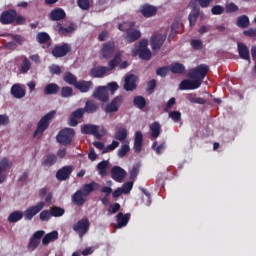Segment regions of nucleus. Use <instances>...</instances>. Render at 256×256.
Segmentation results:
<instances>
[{"label": "nucleus", "mask_w": 256, "mask_h": 256, "mask_svg": "<svg viewBox=\"0 0 256 256\" xmlns=\"http://www.w3.org/2000/svg\"><path fill=\"white\" fill-rule=\"evenodd\" d=\"M53 117H55V111L53 110L44 115L38 122L36 130L33 133V137H41V135L45 133V130L49 129V125Z\"/></svg>", "instance_id": "obj_1"}, {"label": "nucleus", "mask_w": 256, "mask_h": 256, "mask_svg": "<svg viewBox=\"0 0 256 256\" xmlns=\"http://www.w3.org/2000/svg\"><path fill=\"white\" fill-rule=\"evenodd\" d=\"M209 73V65L200 64L196 68L192 69L191 73L188 74L189 79H194L195 81H200V85L203 83V79L207 77Z\"/></svg>", "instance_id": "obj_2"}, {"label": "nucleus", "mask_w": 256, "mask_h": 256, "mask_svg": "<svg viewBox=\"0 0 256 256\" xmlns=\"http://www.w3.org/2000/svg\"><path fill=\"white\" fill-rule=\"evenodd\" d=\"M148 45L149 41L147 39L141 40L138 49L132 52L133 55H139L140 59H143V61H149V59H151V50H149Z\"/></svg>", "instance_id": "obj_3"}, {"label": "nucleus", "mask_w": 256, "mask_h": 256, "mask_svg": "<svg viewBox=\"0 0 256 256\" xmlns=\"http://www.w3.org/2000/svg\"><path fill=\"white\" fill-rule=\"evenodd\" d=\"M91 227V222L89 218H82L73 224L72 229L79 235L80 238L85 237L89 233V228Z\"/></svg>", "instance_id": "obj_4"}, {"label": "nucleus", "mask_w": 256, "mask_h": 256, "mask_svg": "<svg viewBox=\"0 0 256 256\" xmlns=\"http://www.w3.org/2000/svg\"><path fill=\"white\" fill-rule=\"evenodd\" d=\"M73 137H75V130L73 128H64L56 136V141L60 145H71Z\"/></svg>", "instance_id": "obj_5"}, {"label": "nucleus", "mask_w": 256, "mask_h": 256, "mask_svg": "<svg viewBox=\"0 0 256 256\" xmlns=\"http://www.w3.org/2000/svg\"><path fill=\"white\" fill-rule=\"evenodd\" d=\"M189 7L191 9V12L188 15L189 26L195 27L197 24V19H199V17L203 19V14H201V8L195 1H190Z\"/></svg>", "instance_id": "obj_6"}, {"label": "nucleus", "mask_w": 256, "mask_h": 256, "mask_svg": "<svg viewBox=\"0 0 256 256\" xmlns=\"http://www.w3.org/2000/svg\"><path fill=\"white\" fill-rule=\"evenodd\" d=\"M71 53V44L63 43L55 45L51 51V55L56 59H61L62 57H67Z\"/></svg>", "instance_id": "obj_7"}, {"label": "nucleus", "mask_w": 256, "mask_h": 256, "mask_svg": "<svg viewBox=\"0 0 256 256\" xmlns=\"http://www.w3.org/2000/svg\"><path fill=\"white\" fill-rule=\"evenodd\" d=\"M45 237V231L44 230H38L34 232V234L30 237V240L27 245V249L30 252L35 251L41 245V240Z\"/></svg>", "instance_id": "obj_8"}, {"label": "nucleus", "mask_w": 256, "mask_h": 256, "mask_svg": "<svg viewBox=\"0 0 256 256\" xmlns=\"http://www.w3.org/2000/svg\"><path fill=\"white\" fill-rule=\"evenodd\" d=\"M45 207V202L40 201L35 206H31L24 211V219L26 221H31L38 213H41Z\"/></svg>", "instance_id": "obj_9"}, {"label": "nucleus", "mask_w": 256, "mask_h": 256, "mask_svg": "<svg viewBox=\"0 0 256 256\" xmlns=\"http://www.w3.org/2000/svg\"><path fill=\"white\" fill-rule=\"evenodd\" d=\"M115 53V42L108 41L104 43L100 50V55L103 59H111Z\"/></svg>", "instance_id": "obj_10"}, {"label": "nucleus", "mask_w": 256, "mask_h": 256, "mask_svg": "<svg viewBox=\"0 0 256 256\" xmlns=\"http://www.w3.org/2000/svg\"><path fill=\"white\" fill-rule=\"evenodd\" d=\"M167 39V34H156L151 36L150 45L153 51H159L163 47L165 40Z\"/></svg>", "instance_id": "obj_11"}, {"label": "nucleus", "mask_w": 256, "mask_h": 256, "mask_svg": "<svg viewBox=\"0 0 256 256\" xmlns=\"http://www.w3.org/2000/svg\"><path fill=\"white\" fill-rule=\"evenodd\" d=\"M201 87V80H182L179 84L180 91H189L199 89Z\"/></svg>", "instance_id": "obj_12"}, {"label": "nucleus", "mask_w": 256, "mask_h": 256, "mask_svg": "<svg viewBox=\"0 0 256 256\" xmlns=\"http://www.w3.org/2000/svg\"><path fill=\"white\" fill-rule=\"evenodd\" d=\"M139 77L135 74H126L124 78V90L135 91L137 89V81Z\"/></svg>", "instance_id": "obj_13"}, {"label": "nucleus", "mask_w": 256, "mask_h": 256, "mask_svg": "<svg viewBox=\"0 0 256 256\" xmlns=\"http://www.w3.org/2000/svg\"><path fill=\"white\" fill-rule=\"evenodd\" d=\"M92 97H94V99H98V101H102V103H107V101H109V92L107 91V87H97L94 90Z\"/></svg>", "instance_id": "obj_14"}, {"label": "nucleus", "mask_w": 256, "mask_h": 256, "mask_svg": "<svg viewBox=\"0 0 256 256\" xmlns=\"http://www.w3.org/2000/svg\"><path fill=\"white\" fill-rule=\"evenodd\" d=\"M15 17H17V11L13 9L4 11L0 15V23H2V25H11V23L15 22Z\"/></svg>", "instance_id": "obj_15"}, {"label": "nucleus", "mask_w": 256, "mask_h": 256, "mask_svg": "<svg viewBox=\"0 0 256 256\" xmlns=\"http://www.w3.org/2000/svg\"><path fill=\"white\" fill-rule=\"evenodd\" d=\"M71 173H73V165L64 166L56 172V179L58 181H67L71 177Z\"/></svg>", "instance_id": "obj_16"}, {"label": "nucleus", "mask_w": 256, "mask_h": 256, "mask_svg": "<svg viewBox=\"0 0 256 256\" xmlns=\"http://www.w3.org/2000/svg\"><path fill=\"white\" fill-rule=\"evenodd\" d=\"M82 133L85 135H93L98 140L103 139V135L99 133V126L93 124H86L82 128Z\"/></svg>", "instance_id": "obj_17"}, {"label": "nucleus", "mask_w": 256, "mask_h": 256, "mask_svg": "<svg viewBox=\"0 0 256 256\" xmlns=\"http://www.w3.org/2000/svg\"><path fill=\"white\" fill-rule=\"evenodd\" d=\"M126 175L127 172L119 166H114L111 169V178L116 181V183H123V179H125Z\"/></svg>", "instance_id": "obj_18"}, {"label": "nucleus", "mask_w": 256, "mask_h": 256, "mask_svg": "<svg viewBox=\"0 0 256 256\" xmlns=\"http://www.w3.org/2000/svg\"><path fill=\"white\" fill-rule=\"evenodd\" d=\"M109 73V68L106 66H96L91 68L90 70V77L93 79H101L102 77H105Z\"/></svg>", "instance_id": "obj_19"}, {"label": "nucleus", "mask_w": 256, "mask_h": 256, "mask_svg": "<svg viewBox=\"0 0 256 256\" xmlns=\"http://www.w3.org/2000/svg\"><path fill=\"white\" fill-rule=\"evenodd\" d=\"M123 103V96H116L110 104L106 106L105 112L106 113H117L119 111V107Z\"/></svg>", "instance_id": "obj_20"}, {"label": "nucleus", "mask_w": 256, "mask_h": 256, "mask_svg": "<svg viewBox=\"0 0 256 256\" xmlns=\"http://www.w3.org/2000/svg\"><path fill=\"white\" fill-rule=\"evenodd\" d=\"M140 13L143 17H146V19L155 17V15H157V7L151 4H144L140 7Z\"/></svg>", "instance_id": "obj_21"}, {"label": "nucleus", "mask_w": 256, "mask_h": 256, "mask_svg": "<svg viewBox=\"0 0 256 256\" xmlns=\"http://www.w3.org/2000/svg\"><path fill=\"white\" fill-rule=\"evenodd\" d=\"M238 47V54L240 59H244V61H248V63H251V55L249 54V48L245 43L239 42L237 44Z\"/></svg>", "instance_id": "obj_22"}, {"label": "nucleus", "mask_w": 256, "mask_h": 256, "mask_svg": "<svg viewBox=\"0 0 256 256\" xmlns=\"http://www.w3.org/2000/svg\"><path fill=\"white\" fill-rule=\"evenodd\" d=\"M134 153H141L143 149V132L136 131L134 136Z\"/></svg>", "instance_id": "obj_23"}, {"label": "nucleus", "mask_w": 256, "mask_h": 256, "mask_svg": "<svg viewBox=\"0 0 256 256\" xmlns=\"http://www.w3.org/2000/svg\"><path fill=\"white\" fill-rule=\"evenodd\" d=\"M85 197L87 196H85L83 191L78 190L72 195V202L74 203V205H77L78 207H83V205L87 203V198Z\"/></svg>", "instance_id": "obj_24"}, {"label": "nucleus", "mask_w": 256, "mask_h": 256, "mask_svg": "<svg viewBox=\"0 0 256 256\" xmlns=\"http://www.w3.org/2000/svg\"><path fill=\"white\" fill-rule=\"evenodd\" d=\"M74 87L75 89L80 91V93H89V91L93 89V82L81 80V81H78V83H76V86Z\"/></svg>", "instance_id": "obj_25"}, {"label": "nucleus", "mask_w": 256, "mask_h": 256, "mask_svg": "<svg viewBox=\"0 0 256 256\" xmlns=\"http://www.w3.org/2000/svg\"><path fill=\"white\" fill-rule=\"evenodd\" d=\"M97 189H99V183L92 181L88 184H84L82 186V189H80V191L84 193V197H89V195H91L93 191H97Z\"/></svg>", "instance_id": "obj_26"}, {"label": "nucleus", "mask_w": 256, "mask_h": 256, "mask_svg": "<svg viewBox=\"0 0 256 256\" xmlns=\"http://www.w3.org/2000/svg\"><path fill=\"white\" fill-rule=\"evenodd\" d=\"M117 229H121L123 227H127V223H129V220L131 219V214H123L122 212H119L117 214Z\"/></svg>", "instance_id": "obj_27"}, {"label": "nucleus", "mask_w": 256, "mask_h": 256, "mask_svg": "<svg viewBox=\"0 0 256 256\" xmlns=\"http://www.w3.org/2000/svg\"><path fill=\"white\" fill-rule=\"evenodd\" d=\"M49 17L51 21H61L67 17V14L62 8H56L50 12Z\"/></svg>", "instance_id": "obj_28"}, {"label": "nucleus", "mask_w": 256, "mask_h": 256, "mask_svg": "<svg viewBox=\"0 0 256 256\" xmlns=\"http://www.w3.org/2000/svg\"><path fill=\"white\" fill-rule=\"evenodd\" d=\"M124 38L126 39L127 43H135V41L141 39V31L134 29L130 30Z\"/></svg>", "instance_id": "obj_29"}, {"label": "nucleus", "mask_w": 256, "mask_h": 256, "mask_svg": "<svg viewBox=\"0 0 256 256\" xmlns=\"http://www.w3.org/2000/svg\"><path fill=\"white\" fill-rule=\"evenodd\" d=\"M121 57H123V52L121 51L116 52L113 59L108 62L109 71H113L115 67H119V65L121 64Z\"/></svg>", "instance_id": "obj_30"}, {"label": "nucleus", "mask_w": 256, "mask_h": 256, "mask_svg": "<svg viewBox=\"0 0 256 256\" xmlns=\"http://www.w3.org/2000/svg\"><path fill=\"white\" fill-rule=\"evenodd\" d=\"M11 95H13L15 99H23V97H25V89L19 84H14L11 87Z\"/></svg>", "instance_id": "obj_31"}, {"label": "nucleus", "mask_w": 256, "mask_h": 256, "mask_svg": "<svg viewBox=\"0 0 256 256\" xmlns=\"http://www.w3.org/2000/svg\"><path fill=\"white\" fill-rule=\"evenodd\" d=\"M99 109V103L95 102L94 100H87L84 107V112L91 114L97 113Z\"/></svg>", "instance_id": "obj_32"}, {"label": "nucleus", "mask_w": 256, "mask_h": 256, "mask_svg": "<svg viewBox=\"0 0 256 256\" xmlns=\"http://www.w3.org/2000/svg\"><path fill=\"white\" fill-rule=\"evenodd\" d=\"M61 88H59V85L57 83H50L47 84L43 90L44 95H57L59 93Z\"/></svg>", "instance_id": "obj_33"}, {"label": "nucleus", "mask_w": 256, "mask_h": 256, "mask_svg": "<svg viewBox=\"0 0 256 256\" xmlns=\"http://www.w3.org/2000/svg\"><path fill=\"white\" fill-rule=\"evenodd\" d=\"M57 239H59V232L54 230L43 237L42 245H49V243H53V241H57Z\"/></svg>", "instance_id": "obj_34"}, {"label": "nucleus", "mask_w": 256, "mask_h": 256, "mask_svg": "<svg viewBox=\"0 0 256 256\" xmlns=\"http://www.w3.org/2000/svg\"><path fill=\"white\" fill-rule=\"evenodd\" d=\"M236 25L240 29H247L249 25H251V22L249 21V16L247 15L239 16L236 20Z\"/></svg>", "instance_id": "obj_35"}, {"label": "nucleus", "mask_w": 256, "mask_h": 256, "mask_svg": "<svg viewBox=\"0 0 256 256\" xmlns=\"http://www.w3.org/2000/svg\"><path fill=\"white\" fill-rule=\"evenodd\" d=\"M55 163H57V155L55 154L46 155L42 161L44 167H53Z\"/></svg>", "instance_id": "obj_36"}, {"label": "nucleus", "mask_w": 256, "mask_h": 256, "mask_svg": "<svg viewBox=\"0 0 256 256\" xmlns=\"http://www.w3.org/2000/svg\"><path fill=\"white\" fill-rule=\"evenodd\" d=\"M1 37H11L16 45H23L25 43V37L19 34L4 33L1 35Z\"/></svg>", "instance_id": "obj_37"}, {"label": "nucleus", "mask_w": 256, "mask_h": 256, "mask_svg": "<svg viewBox=\"0 0 256 256\" xmlns=\"http://www.w3.org/2000/svg\"><path fill=\"white\" fill-rule=\"evenodd\" d=\"M170 71L177 75H183L185 73V65L179 62L173 63L170 66Z\"/></svg>", "instance_id": "obj_38"}, {"label": "nucleus", "mask_w": 256, "mask_h": 256, "mask_svg": "<svg viewBox=\"0 0 256 256\" xmlns=\"http://www.w3.org/2000/svg\"><path fill=\"white\" fill-rule=\"evenodd\" d=\"M21 59L22 63L20 66V72H22L23 74L29 73V70L31 69V61L29 60V58H27V56H21Z\"/></svg>", "instance_id": "obj_39"}, {"label": "nucleus", "mask_w": 256, "mask_h": 256, "mask_svg": "<svg viewBox=\"0 0 256 256\" xmlns=\"http://www.w3.org/2000/svg\"><path fill=\"white\" fill-rule=\"evenodd\" d=\"M150 131L153 139H157L161 135V124L154 122L150 125Z\"/></svg>", "instance_id": "obj_40"}, {"label": "nucleus", "mask_w": 256, "mask_h": 256, "mask_svg": "<svg viewBox=\"0 0 256 256\" xmlns=\"http://www.w3.org/2000/svg\"><path fill=\"white\" fill-rule=\"evenodd\" d=\"M133 103L137 109H145L147 106V100L143 96H135L133 99Z\"/></svg>", "instance_id": "obj_41"}, {"label": "nucleus", "mask_w": 256, "mask_h": 256, "mask_svg": "<svg viewBox=\"0 0 256 256\" xmlns=\"http://www.w3.org/2000/svg\"><path fill=\"white\" fill-rule=\"evenodd\" d=\"M107 167H109L108 160H103L97 164V170L101 177H105V175H107Z\"/></svg>", "instance_id": "obj_42"}, {"label": "nucleus", "mask_w": 256, "mask_h": 256, "mask_svg": "<svg viewBox=\"0 0 256 256\" xmlns=\"http://www.w3.org/2000/svg\"><path fill=\"white\" fill-rule=\"evenodd\" d=\"M13 167V162L9 158L4 157L0 160V171L4 172Z\"/></svg>", "instance_id": "obj_43"}, {"label": "nucleus", "mask_w": 256, "mask_h": 256, "mask_svg": "<svg viewBox=\"0 0 256 256\" xmlns=\"http://www.w3.org/2000/svg\"><path fill=\"white\" fill-rule=\"evenodd\" d=\"M63 81H65V83H68V85H73L74 87H76L77 83L79 82L77 81V77L71 72H67L65 74V76L63 77Z\"/></svg>", "instance_id": "obj_44"}, {"label": "nucleus", "mask_w": 256, "mask_h": 256, "mask_svg": "<svg viewBox=\"0 0 256 256\" xmlns=\"http://www.w3.org/2000/svg\"><path fill=\"white\" fill-rule=\"evenodd\" d=\"M133 27H135V22H123L118 25L119 31H122L126 34L133 30Z\"/></svg>", "instance_id": "obj_45"}, {"label": "nucleus", "mask_w": 256, "mask_h": 256, "mask_svg": "<svg viewBox=\"0 0 256 256\" xmlns=\"http://www.w3.org/2000/svg\"><path fill=\"white\" fill-rule=\"evenodd\" d=\"M57 31H58L59 35H69V33H73V31H75V26H73V24H71L69 27L65 28V27H63V25L58 24Z\"/></svg>", "instance_id": "obj_46"}, {"label": "nucleus", "mask_w": 256, "mask_h": 256, "mask_svg": "<svg viewBox=\"0 0 256 256\" xmlns=\"http://www.w3.org/2000/svg\"><path fill=\"white\" fill-rule=\"evenodd\" d=\"M21 219H23V212H21L19 210L12 212L8 216V221L10 223H17V221H21Z\"/></svg>", "instance_id": "obj_47"}, {"label": "nucleus", "mask_w": 256, "mask_h": 256, "mask_svg": "<svg viewBox=\"0 0 256 256\" xmlns=\"http://www.w3.org/2000/svg\"><path fill=\"white\" fill-rule=\"evenodd\" d=\"M52 217H63L65 215V209L59 206H53L50 208Z\"/></svg>", "instance_id": "obj_48"}, {"label": "nucleus", "mask_w": 256, "mask_h": 256, "mask_svg": "<svg viewBox=\"0 0 256 256\" xmlns=\"http://www.w3.org/2000/svg\"><path fill=\"white\" fill-rule=\"evenodd\" d=\"M167 147V144L165 142H162L160 145H158L157 141H154L152 143V149L156 152V155H161L163 151H165V148Z\"/></svg>", "instance_id": "obj_49"}, {"label": "nucleus", "mask_w": 256, "mask_h": 256, "mask_svg": "<svg viewBox=\"0 0 256 256\" xmlns=\"http://www.w3.org/2000/svg\"><path fill=\"white\" fill-rule=\"evenodd\" d=\"M36 40L40 43V45H45V43L51 40V36H49L46 32H40L37 34Z\"/></svg>", "instance_id": "obj_50"}, {"label": "nucleus", "mask_w": 256, "mask_h": 256, "mask_svg": "<svg viewBox=\"0 0 256 256\" xmlns=\"http://www.w3.org/2000/svg\"><path fill=\"white\" fill-rule=\"evenodd\" d=\"M114 138L117 141H125L127 139V129L122 128L116 131V133L114 134Z\"/></svg>", "instance_id": "obj_51"}, {"label": "nucleus", "mask_w": 256, "mask_h": 256, "mask_svg": "<svg viewBox=\"0 0 256 256\" xmlns=\"http://www.w3.org/2000/svg\"><path fill=\"white\" fill-rule=\"evenodd\" d=\"M60 94L63 98L73 97V88L69 86H64L61 88Z\"/></svg>", "instance_id": "obj_52"}, {"label": "nucleus", "mask_w": 256, "mask_h": 256, "mask_svg": "<svg viewBox=\"0 0 256 256\" xmlns=\"http://www.w3.org/2000/svg\"><path fill=\"white\" fill-rule=\"evenodd\" d=\"M129 151H131V148L129 147V144H124L118 150L117 155L120 159H123V157H125V155H127L129 153Z\"/></svg>", "instance_id": "obj_53"}, {"label": "nucleus", "mask_w": 256, "mask_h": 256, "mask_svg": "<svg viewBox=\"0 0 256 256\" xmlns=\"http://www.w3.org/2000/svg\"><path fill=\"white\" fill-rule=\"evenodd\" d=\"M190 44L192 49H194V51H201V49H203V41L199 39H192L190 41Z\"/></svg>", "instance_id": "obj_54"}, {"label": "nucleus", "mask_w": 256, "mask_h": 256, "mask_svg": "<svg viewBox=\"0 0 256 256\" xmlns=\"http://www.w3.org/2000/svg\"><path fill=\"white\" fill-rule=\"evenodd\" d=\"M187 99L190 103H196L197 105H205L207 103V100L201 97L189 96Z\"/></svg>", "instance_id": "obj_55"}, {"label": "nucleus", "mask_w": 256, "mask_h": 256, "mask_svg": "<svg viewBox=\"0 0 256 256\" xmlns=\"http://www.w3.org/2000/svg\"><path fill=\"white\" fill-rule=\"evenodd\" d=\"M195 1V3L199 5L201 9H207L213 3L214 0H191Z\"/></svg>", "instance_id": "obj_56"}, {"label": "nucleus", "mask_w": 256, "mask_h": 256, "mask_svg": "<svg viewBox=\"0 0 256 256\" xmlns=\"http://www.w3.org/2000/svg\"><path fill=\"white\" fill-rule=\"evenodd\" d=\"M168 116L174 123H179L181 121V112L179 111H171Z\"/></svg>", "instance_id": "obj_57"}, {"label": "nucleus", "mask_w": 256, "mask_h": 256, "mask_svg": "<svg viewBox=\"0 0 256 256\" xmlns=\"http://www.w3.org/2000/svg\"><path fill=\"white\" fill-rule=\"evenodd\" d=\"M169 73V68L167 66L159 67L156 69V75L159 77H167Z\"/></svg>", "instance_id": "obj_58"}, {"label": "nucleus", "mask_w": 256, "mask_h": 256, "mask_svg": "<svg viewBox=\"0 0 256 256\" xmlns=\"http://www.w3.org/2000/svg\"><path fill=\"white\" fill-rule=\"evenodd\" d=\"M40 221H49V219H51L52 214H51V210H43L40 215Z\"/></svg>", "instance_id": "obj_59"}, {"label": "nucleus", "mask_w": 256, "mask_h": 256, "mask_svg": "<svg viewBox=\"0 0 256 256\" xmlns=\"http://www.w3.org/2000/svg\"><path fill=\"white\" fill-rule=\"evenodd\" d=\"M224 12H225V8L221 5H216L211 9L212 15H223Z\"/></svg>", "instance_id": "obj_60"}, {"label": "nucleus", "mask_w": 256, "mask_h": 256, "mask_svg": "<svg viewBox=\"0 0 256 256\" xmlns=\"http://www.w3.org/2000/svg\"><path fill=\"white\" fill-rule=\"evenodd\" d=\"M121 209V204L120 203H114L108 207V213L109 215H115L117 211Z\"/></svg>", "instance_id": "obj_61"}, {"label": "nucleus", "mask_w": 256, "mask_h": 256, "mask_svg": "<svg viewBox=\"0 0 256 256\" xmlns=\"http://www.w3.org/2000/svg\"><path fill=\"white\" fill-rule=\"evenodd\" d=\"M85 115V109L84 108H78L74 112L71 113L72 117H75L76 119H83V116Z\"/></svg>", "instance_id": "obj_62"}, {"label": "nucleus", "mask_w": 256, "mask_h": 256, "mask_svg": "<svg viewBox=\"0 0 256 256\" xmlns=\"http://www.w3.org/2000/svg\"><path fill=\"white\" fill-rule=\"evenodd\" d=\"M77 4L82 11H87L90 7L89 0H77Z\"/></svg>", "instance_id": "obj_63"}, {"label": "nucleus", "mask_w": 256, "mask_h": 256, "mask_svg": "<svg viewBox=\"0 0 256 256\" xmlns=\"http://www.w3.org/2000/svg\"><path fill=\"white\" fill-rule=\"evenodd\" d=\"M243 35H245V37H256V28L244 30Z\"/></svg>", "instance_id": "obj_64"}]
</instances>
